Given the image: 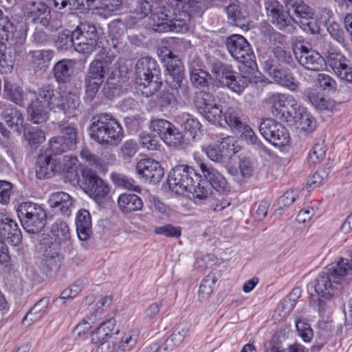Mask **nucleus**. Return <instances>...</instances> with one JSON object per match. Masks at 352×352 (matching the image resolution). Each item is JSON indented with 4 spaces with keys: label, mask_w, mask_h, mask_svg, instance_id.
Here are the masks:
<instances>
[{
    "label": "nucleus",
    "mask_w": 352,
    "mask_h": 352,
    "mask_svg": "<svg viewBox=\"0 0 352 352\" xmlns=\"http://www.w3.org/2000/svg\"><path fill=\"white\" fill-rule=\"evenodd\" d=\"M53 6L58 10H62L69 6L71 10L81 9L85 6V0H52Z\"/></svg>",
    "instance_id": "nucleus-61"
},
{
    "label": "nucleus",
    "mask_w": 352,
    "mask_h": 352,
    "mask_svg": "<svg viewBox=\"0 0 352 352\" xmlns=\"http://www.w3.org/2000/svg\"><path fill=\"white\" fill-rule=\"evenodd\" d=\"M223 118L228 126L234 131L239 130L247 121L241 109L234 107H228L226 110Z\"/></svg>",
    "instance_id": "nucleus-34"
},
{
    "label": "nucleus",
    "mask_w": 352,
    "mask_h": 352,
    "mask_svg": "<svg viewBox=\"0 0 352 352\" xmlns=\"http://www.w3.org/2000/svg\"><path fill=\"white\" fill-rule=\"evenodd\" d=\"M2 118L9 127L21 133L24 122L21 111L16 108H8L2 112Z\"/></svg>",
    "instance_id": "nucleus-37"
},
{
    "label": "nucleus",
    "mask_w": 352,
    "mask_h": 352,
    "mask_svg": "<svg viewBox=\"0 0 352 352\" xmlns=\"http://www.w3.org/2000/svg\"><path fill=\"white\" fill-rule=\"evenodd\" d=\"M236 131L241 133V138L245 140L248 144L256 146L258 148H261L263 146V142L258 138L257 135L248 124L247 121L239 130H236Z\"/></svg>",
    "instance_id": "nucleus-51"
},
{
    "label": "nucleus",
    "mask_w": 352,
    "mask_h": 352,
    "mask_svg": "<svg viewBox=\"0 0 352 352\" xmlns=\"http://www.w3.org/2000/svg\"><path fill=\"white\" fill-rule=\"evenodd\" d=\"M116 325V320L114 318L105 320L100 324L91 333V342L94 344L100 346L105 344L110 339Z\"/></svg>",
    "instance_id": "nucleus-23"
},
{
    "label": "nucleus",
    "mask_w": 352,
    "mask_h": 352,
    "mask_svg": "<svg viewBox=\"0 0 352 352\" xmlns=\"http://www.w3.org/2000/svg\"><path fill=\"white\" fill-rule=\"evenodd\" d=\"M38 96L47 103L51 111L72 115L80 104L79 97L72 92H60L50 85L38 90Z\"/></svg>",
    "instance_id": "nucleus-5"
},
{
    "label": "nucleus",
    "mask_w": 352,
    "mask_h": 352,
    "mask_svg": "<svg viewBox=\"0 0 352 352\" xmlns=\"http://www.w3.org/2000/svg\"><path fill=\"white\" fill-rule=\"evenodd\" d=\"M212 107H209L207 109H204L200 113L208 120L212 123H219L222 117V109L216 102L212 103Z\"/></svg>",
    "instance_id": "nucleus-57"
},
{
    "label": "nucleus",
    "mask_w": 352,
    "mask_h": 352,
    "mask_svg": "<svg viewBox=\"0 0 352 352\" xmlns=\"http://www.w3.org/2000/svg\"><path fill=\"white\" fill-rule=\"evenodd\" d=\"M48 236L46 243L65 250L72 245L70 230L65 221L56 220L52 225Z\"/></svg>",
    "instance_id": "nucleus-17"
},
{
    "label": "nucleus",
    "mask_w": 352,
    "mask_h": 352,
    "mask_svg": "<svg viewBox=\"0 0 352 352\" xmlns=\"http://www.w3.org/2000/svg\"><path fill=\"white\" fill-rule=\"evenodd\" d=\"M299 126L302 131L311 133L317 128V122L310 113L302 111L299 118Z\"/></svg>",
    "instance_id": "nucleus-54"
},
{
    "label": "nucleus",
    "mask_w": 352,
    "mask_h": 352,
    "mask_svg": "<svg viewBox=\"0 0 352 352\" xmlns=\"http://www.w3.org/2000/svg\"><path fill=\"white\" fill-rule=\"evenodd\" d=\"M309 100L316 108L320 110L333 111L336 109V102L334 100L327 99L318 94L310 93Z\"/></svg>",
    "instance_id": "nucleus-45"
},
{
    "label": "nucleus",
    "mask_w": 352,
    "mask_h": 352,
    "mask_svg": "<svg viewBox=\"0 0 352 352\" xmlns=\"http://www.w3.org/2000/svg\"><path fill=\"white\" fill-rule=\"evenodd\" d=\"M274 80L280 85L290 91H296L299 87V82L289 69H274L272 74Z\"/></svg>",
    "instance_id": "nucleus-32"
},
{
    "label": "nucleus",
    "mask_w": 352,
    "mask_h": 352,
    "mask_svg": "<svg viewBox=\"0 0 352 352\" xmlns=\"http://www.w3.org/2000/svg\"><path fill=\"white\" fill-rule=\"evenodd\" d=\"M137 174L150 182H159L163 177L164 169L160 164L151 158L140 160L135 167Z\"/></svg>",
    "instance_id": "nucleus-18"
},
{
    "label": "nucleus",
    "mask_w": 352,
    "mask_h": 352,
    "mask_svg": "<svg viewBox=\"0 0 352 352\" xmlns=\"http://www.w3.org/2000/svg\"><path fill=\"white\" fill-rule=\"evenodd\" d=\"M296 58L302 66L309 70L320 71L326 65L324 58L319 53L305 46L301 47Z\"/></svg>",
    "instance_id": "nucleus-22"
},
{
    "label": "nucleus",
    "mask_w": 352,
    "mask_h": 352,
    "mask_svg": "<svg viewBox=\"0 0 352 352\" xmlns=\"http://www.w3.org/2000/svg\"><path fill=\"white\" fill-rule=\"evenodd\" d=\"M59 128L62 135L52 138L49 141L50 154L54 155H61L73 149L77 143V129L74 126L67 123H59Z\"/></svg>",
    "instance_id": "nucleus-9"
},
{
    "label": "nucleus",
    "mask_w": 352,
    "mask_h": 352,
    "mask_svg": "<svg viewBox=\"0 0 352 352\" xmlns=\"http://www.w3.org/2000/svg\"><path fill=\"white\" fill-rule=\"evenodd\" d=\"M91 322L89 319L84 318L75 327L74 332L76 333L78 338L85 340L87 338L88 335H91Z\"/></svg>",
    "instance_id": "nucleus-64"
},
{
    "label": "nucleus",
    "mask_w": 352,
    "mask_h": 352,
    "mask_svg": "<svg viewBox=\"0 0 352 352\" xmlns=\"http://www.w3.org/2000/svg\"><path fill=\"white\" fill-rule=\"evenodd\" d=\"M265 102L272 114L279 119L291 116L289 108L294 111L298 108V102L293 96L282 93L269 94Z\"/></svg>",
    "instance_id": "nucleus-13"
},
{
    "label": "nucleus",
    "mask_w": 352,
    "mask_h": 352,
    "mask_svg": "<svg viewBox=\"0 0 352 352\" xmlns=\"http://www.w3.org/2000/svg\"><path fill=\"white\" fill-rule=\"evenodd\" d=\"M161 70L157 60L151 57L140 58L135 65V83L143 96H153L162 85Z\"/></svg>",
    "instance_id": "nucleus-4"
},
{
    "label": "nucleus",
    "mask_w": 352,
    "mask_h": 352,
    "mask_svg": "<svg viewBox=\"0 0 352 352\" xmlns=\"http://www.w3.org/2000/svg\"><path fill=\"white\" fill-rule=\"evenodd\" d=\"M22 241V234L15 221L11 218L0 225V264L10 259L6 243L18 245Z\"/></svg>",
    "instance_id": "nucleus-10"
},
{
    "label": "nucleus",
    "mask_w": 352,
    "mask_h": 352,
    "mask_svg": "<svg viewBox=\"0 0 352 352\" xmlns=\"http://www.w3.org/2000/svg\"><path fill=\"white\" fill-rule=\"evenodd\" d=\"M53 56V50H34L32 52L31 63L36 69L45 70L50 66Z\"/></svg>",
    "instance_id": "nucleus-39"
},
{
    "label": "nucleus",
    "mask_w": 352,
    "mask_h": 352,
    "mask_svg": "<svg viewBox=\"0 0 352 352\" xmlns=\"http://www.w3.org/2000/svg\"><path fill=\"white\" fill-rule=\"evenodd\" d=\"M49 204L54 212L69 216L71 214L73 201L72 197L68 193L56 192L50 195Z\"/></svg>",
    "instance_id": "nucleus-24"
},
{
    "label": "nucleus",
    "mask_w": 352,
    "mask_h": 352,
    "mask_svg": "<svg viewBox=\"0 0 352 352\" xmlns=\"http://www.w3.org/2000/svg\"><path fill=\"white\" fill-rule=\"evenodd\" d=\"M265 7L267 17L278 29L285 30L293 27L295 19L291 16L289 10L278 1L267 0L265 2Z\"/></svg>",
    "instance_id": "nucleus-15"
},
{
    "label": "nucleus",
    "mask_w": 352,
    "mask_h": 352,
    "mask_svg": "<svg viewBox=\"0 0 352 352\" xmlns=\"http://www.w3.org/2000/svg\"><path fill=\"white\" fill-rule=\"evenodd\" d=\"M239 74L234 75L233 80L227 87L232 91L241 94L251 82V76L254 69L248 70L244 66H239Z\"/></svg>",
    "instance_id": "nucleus-27"
},
{
    "label": "nucleus",
    "mask_w": 352,
    "mask_h": 352,
    "mask_svg": "<svg viewBox=\"0 0 352 352\" xmlns=\"http://www.w3.org/2000/svg\"><path fill=\"white\" fill-rule=\"evenodd\" d=\"M175 82L172 80L170 82V87L164 91L160 98L159 103L162 108H166L170 105L176 104L179 98V88L182 89L184 85L183 84L181 87H176L174 85Z\"/></svg>",
    "instance_id": "nucleus-41"
},
{
    "label": "nucleus",
    "mask_w": 352,
    "mask_h": 352,
    "mask_svg": "<svg viewBox=\"0 0 352 352\" xmlns=\"http://www.w3.org/2000/svg\"><path fill=\"white\" fill-rule=\"evenodd\" d=\"M182 228L167 223L162 226L155 228L154 233L167 238L178 239L182 236Z\"/></svg>",
    "instance_id": "nucleus-52"
},
{
    "label": "nucleus",
    "mask_w": 352,
    "mask_h": 352,
    "mask_svg": "<svg viewBox=\"0 0 352 352\" xmlns=\"http://www.w3.org/2000/svg\"><path fill=\"white\" fill-rule=\"evenodd\" d=\"M338 267L340 265L336 263L328 268L327 272H322L318 276L314 288L318 296L327 299L333 296L336 285L340 284L342 277L346 276L339 272Z\"/></svg>",
    "instance_id": "nucleus-12"
},
{
    "label": "nucleus",
    "mask_w": 352,
    "mask_h": 352,
    "mask_svg": "<svg viewBox=\"0 0 352 352\" xmlns=\"http://www.w3.org/2000/svg\"><path fill=\"white\" fill-rule=\"evenodd\" d=\"M74 38L77 39L76 51L82 54H89L98 45V34L95 25L82 23L74 31Z\"/></svg>",
    "instance_id": "nucleus-16"
},
{
    "label": "nucleus",
    "mask_w": 352,
    "mask_h": 352,
    "mask_svg": "<svg viewBox=\"0 0 352 352\" xmlns=\"http://www.w3.org/2000/svg\"><path fill=\"white\" fill-rule=\"evenodd\" d=\"M140 330L132 328L124 331L120 339L116 352H131L135 349L140 339Z\"/></svg>",
    "instance_id": "nucleus-30"
},
{
    "label": "nucleus",
    "mask_w": 352,
    "mask_h": 352,
    "mask_svg": "<svg viewBox=\"0 0 352 352\" xmlns=\"http://www.w3.org/2000/svg\"><path fill=\"white\" fill-rule=\"evenodd\" d=\"M203 175L211 186L217 192L226 193L230 191V186L226 178L216 169L210 167L204 170Z\"/></svg>",
    "instance_id": "nucleus-33"
},
{
    "label": "nucleus",
    "mask_w": 352,
    "mask_h": 352,
    "mask_svg": "<svg viewBox=\"0 0 352 352\" xmlns=\"http://www.w3.org/2000/svg\"><path fill=\"white\" fill-rule=\"evenodd\" d=\"M121 5V0H94L91 5L89 2H85V6L88 8L101 10L104 14L109 16L118 11Z\"/></svg>",
    "instance_id": "nucleus-38"
},
{
    "label": "nucleus",
    "mask_w": 352,
    "mask_h": 352,
    "mask_svg": "<svg viewBox=\"0 0 352 352\" xmlns=\"http://www.w3.org/2000/svg\"><path fill=\"white\" fill-rule=\"evenodd\" d=\"M24 14L32 22H39L43 25L48 23L50 12L47 11V6L41 1L28 3Z\"/></svg>",
    "instance_id": "nucleus-25"
},
{
    "label": "nucleus",
    "mask_w": 352,
    "mask_h": 352,
    "mask_svg": "<svg viewBox=\"0 0 352 352\" xmlns=\"http://www.w3.org/2000/svg\"><path fill=\"white\" fill-rule=\"evenodd\" d=\"M215 102L214 96L204 91L197 92L194 100L195 104L199 112L205 109H207L209 107H212V103Z\"/></svg>",
    "instance_id": "nucleus-48"
},
{
    "label": "nucleus",
    "mask_w": 352,
    "mask_h": 352,
    "mask_svg": "<svg viewBox=\"0 0 352 352\" xmlns=\"http://www.w3.org/2000/svg\"><path fill=\"white\" fill-rule=\"evenodd\" d=\"M111 179L113 184L118 187L136 192H140L141 187L136 184V182L131 177H127L118 173H112Z\"/></svg>",
    "instance_id": "nucleus-40"
},
{
    "label": "nucleus",
    "mask_w": 352,
    "mask_h": 352,
    "mask_svg": "<svg viewBox=\"0 0 352 352\" xmlns=\"http://www.w3.org/2000/svg\"><path fill=\"white\" fill-rule=\"evenodd\" d=\"M24 137L32 146H37L45 140L44 132L37 127H31L25 131Z\"/></svg>",
    "instance_id": "nucleus-50"
},
{
    "label": "nucleus",
    "mask_w": 352,
    "mask_h": 352,
    "mask_svg": "<svg viewBox=\"0 0 352 352\" xmlns=\"http://www.w3.org/2000/svg\"><path fill=\"white\" fill-rule=\"evenodd\" d=\"M60 169V162L53 158L47 151L41 152L36 165V177L41 179L51 177Z\"/></svg>",
    "instance_id": "nucleus-21"
},
{
    "label": "nucleus",
    "mask_w": 352,
    "mask_h": 352,
    "mask_svg": "<svg viewBox=\"0 0 352 352\" xmlns=\"http://www.w3.org/2000/svg\"><path fill=\"white\" fill-rule=\"evenodd\" d=\"M149 19L150 24L155 32H166L171 30L172 20L162 10L151 13Z\"/></svg>",
    "instance_id": "nucleus-36"
},
{
    "label": "nucleus",
    "mask_w": 352,
    "mask_h": 352,
    "mask_svg": "<svg viewBox=\"0 0 352 352\" xmlns=\"http://www.w3.org/2000/svg\"><path fill=\"white\" fill-rule=\"evenodd\" d=\"M215 281L214 277L210 274L201 280L198 292V298L200 301H204L209 298L212 293Z\"/></svg>",
    "instance_id": "nucleus-49"
},
{
    "label": "nucleus",
    "mask_w": 352,
    "mask_h": 352,
    "mask_svg": "<svg viewBox=\"0 0 352 352\" xmlns=\"http://www.w3.org/2000/svg\"><path fill=\"white\" fill-rule=\"evenodd\" d=\"M211 72L216 79L226 87L233 80L236 73L231 65L223 63L220 61L215 62L212 65Z\"/></svg>",
    "instance_id": "nucleus-31"
},
{
    "label": "nucleus",
    "mask_w": 352,
    "mask_h": 352,
    "mask_svg": "<svg viewBox=\"0 0 352 352\" xmlns=\"http://www.w3.org/2000/svg\"><path fill=\"white\" fill-rule=\"evenodd\" d=\"M189 331L188 326L178 327L166 340L167 346L172 345L173 346H179Z\"/></svg>",
    "instance_id": "nucleus-58"
},
{
    "label": "nucleus",
    "mask_w": 352,
    "mask_h": 352,
    "mask_svg": "<svg viewBox=\"0 0 352 352\" xmlns=\"http://www.w3.org/2000/svg\"><path fill=\"white\" fill-rule=\"evenodd\" d=\"M158 56L170 74V77L175 82V86L181 87L184 80L187 82L184 76V67L177 56L166 46L161 47L158 50Z\"/></svg>",
    "instance_id": "nucleus-14"
},
{
    "label": "nucleus",
    "mask_w": 352,
    "mask_h": 352,
    "mask_svg": "<svg viewBox=\"0 0 352 352\" xmlns=\"http://www.w3.org/2000/svg\"><path fill=\"white\" fill-rule=\"evenodd\" d=\"M316 82L319 87L323 90L334 91L336 89V82L330 76L325 74H318Z\"/></svg>",
    "instance_id": "nucleus-63"
},
{
    "label": "nucleus",
    "mask_w": 352,
    "mask_h": 352,
    "mask_svg": "<svg viewBox=\"0 0 352 352\" xmlns=\"http://www.w3.org/2000/svg\"><path fill=\"white\" fill-rule=\"evenodd\" d=\"M174 124L167 120L162 118L153 119L150 122L151 130L157 133L162 140L164 135H166L170 131Z\"/></svg>",
    "instance_id": "nucleus-47"
},
{
    "label": "nucleus",
    "mask_w": 352,
    "mask_h": 352,
    "mask_svg": "<svg viewBox=\"0 0 352 352\" xmlns=\"http://www.w3.org/2000/svg\"><path fill=\"white\" fill-rule=\"evenodd\" d=\"M85 192L96 202L102 201L110 192V186L107 181L100 178L96 171L90 168L81 170Z\"/></svg>",
    "instance_id": "nucleus-8"
},
{
    "label": "nucleus",
    "mask_w": 352,
    "mask_h": 352,
    "mask_svg": "<svg viewBox=\"0 0 352 352\" xmlns=\"http://www.w3.org/2000/svg\"><path fill=\"white\" fill-rule=\"evenodd\" d=\"M204 184L201 176L192 167L185 164L173 168L168 177V184L173 192L181 195L188 192L199 200L208 197V192Z\"/></svg>",
    "instance_id": "nucleus-2"
},
{
    "label": "nucleus",
    "mask_w": 352,
    "mask_h": 352,
    "mask_svg": "<svg viewBox=\"0 0 352 352\" xmlns=\"http://www.w3.org/2000/svg\"><path fill=\"white\" fill-rule=\"evenodd\" d=\"M92 140L102 145H117L123 138V129L111 114L101 113L93 118L89 126Z\"/></svg>",
    "instance_id": "nucleus-3"
},
{
    "label": "nucleus",
    "mask_w": 352,
    "mask_h": 352,
    "mask_svg": "<svg viewBox=\"0 0 352 352\" xmlns=\"http://www.w3.org/2000/svg\"><path fill=\"white\" fill-rule=\"evenodd\" d=\"M118 206L123 213L141 210L143 208L142 199L135 194L122 193L118 198Z\"/></svg>",
    "instance_id": "nucleus-26"
},
{
    "label": "nucleus",
    "mask_w": 352,
    "mask_h": 352,
    "mask_svg": "<svg viewBox=\"0 0 352 352\" xmlns=\"http://www.w3.org/2000/svg\"><path fill=\"white\" fill-rule=\"evenodd\" d=\"M28 113L30 120L35 124L43 123L49 118L48 111L39 98L30 103L28 108Z\"/></svg>",
    "instance_id": "nucleus-35"
},
{
    "label": "nucleus",
    "mask_w": 352,
    "mask_h": 352,
    "mask_svg": "<svg viewBox=\"0 0 352 352\" xmlns=\"http://www.w3.org/2000/svg\"><path fill=\"white\" fill-rule=\"evenodd\" d=\"M204 151L207 156L214 162H220L227 157L221 144H210L204 148Z\"/></svg>",
    "instance_id": "nucleus-59"
},
{
    "label": "nucleus",
    "mask_w": 352,
    "mask_h": 352,
    "mask_svg": "<svg viewBox=\"0 0 352 352\" xmlns=\"http://www.w3.org/2000/svg\"><path fill=\"white\" fill-rule=\"evenodd\" d=\"M80 156L82 160L97 169L103 167L102 160L86 147L81 149Z\"/></svg>",
    "instance_id": "nucleus-60"
},
{
    "label": "nucleus",
    "mask_w": 352,
    "mask_h": 352,
    "mask_svg": "<svg viewBox=\"0 0 352 352\" xmlns=\"http://www.w3.org/2000/svg\"><path fill=\"white\" fill-rule=\"evenodd\" d=\"M190 77L192 85L196 88L208 87L212 79L208 72L201 69H192Z\"/></svg>",
    "instance_id": "nucleus-43"
},
{
    "label": "nucleus",
    "mask_w": 352,
    "mask_h": 352,
    "mask_svg": "<svg viewBox=\"0 0 352 352\" xmlns=\"http://www.w3.org/2000/svg\"><path fill=\"white\" fill-rule=\"evenodd\" d=\"M115 58L113 53H100L93 60L89 66L85 76V100L91 102L96 97L100 86L104 81L106 75L109 76L106 80L103 91L108 98L115 96L119 86L118 80L115 78L114 71L111 70V64Z\"/></svg>",
    "instance_id": "nucleus-1"
},
{
    "label": "nucleus",
    "mask_w": 352,
    "mask_h": 352,
    "mask_svg": "<svg viewBox=\"0 0 352 352\" xmlns=\"http://www.w3.org/2000/svg\"><path fill=\"white\" fill-rule=\"evenodd\" d=\"M296 328L299 337L305 342H309L314 336L313 330L309 323L302 319L296 320Z\"/></svg>",
    "instance_id": "nucleus-56"
},
{
    "label": "nucleus",
    "mask_w": 352,
    "mask_h": 352,
    "mask_svg": "<svg viewBox=\"0 0 352 352\" xmlns=\"http://www.w3.org/2000/svg\"><path fill=\"white\" fill-rule=\"evenodd\" d=\"M170 129V131L164 135L162 140L170 147L177 148L183 145L184 138L183 133L175 125Z\"/></svg>",
    "instance_id": "nucleus-46"
},
{
    "label": "nucleus",
    "mask_w": 352,
    "mask_h": 352,
    "mask_svg": "<svg viewBox=\"0 0 352 352\" xmlns=\"http://www.w3.org/2000/svg\"><path fill=\"white\" fill-rule=\"evenodd\" d=\"M327 146L324 140L315 143L307 155V162L309 165L320 164L326 157Z\"/></svg>",
    "instance_id": "nucleus-42"
},
{
    "label": "nucleus",
    "mask_w": 352,
    "mask_h": 352,
    "mask_svg": "<svg viewBox=\"0 0 352 352\" xmlns=\"http://www.w3.org/2000/svg\"><path fill=\"white\" fill-rule=\"evenodd\" d=\"M17 214L22 226L30 233L39 232L45 226L46 211L36 203H21L17 208Z\"/></svg>",
    "instance_id": "nucleus-6"
},
{
    "label": "nucleus",
    "mask_w": 352,
    "mask_h": 352,
    "mask_svg": "<svg viewBox=\"0 0 352 352\" xmlns=\"http://www.w3.org/2000/svg\"><path fill=\"white\" fill-rule=\"evenodd\" d=\"M327 63L338 76L342 80L352 82V67L349 60L340 52H329L327 56Z\"/></svg>",
    "instance_id": "nucleus-20"
},
{
    "label": "nucleus",
    "mask_w": 352,
    "mask_h": 352,
    "mask_svg": "<svg viewBox=\"0 0 352 352\" xmlns=\"http://www.w3.org/2000/svg\"><path fill=\"white\" fill-rule=\"evenodd\" d=\"M4 91L9 97V99L15 104L22 105L24 100V93L22 87L12 84L8 80L4 82Z\"/></svg>",
    "instance_id": "nucleus-44"
},
{
    "label": "nucleus",
    "mask_w": 352,
    "mask_h": 352,
    "mask_svg": "<svg viewBox=\"0 0 352 352\" xmlns=\"http://www.w3.org/2000/svg\"><path fill=\"white\" fill-rule=\"evenodd\" d=\"M182 11L188 17L201 16L203 14L201 3L195 0H188L182 7Z\"/></svg>",
    "instance_id": "nucleus-62"
},
{
    "label": "nucleus",
    "mask_w": 352,
    "mask_h": 352,
    "mask_svg": "<svg viewBox=\"0 0 352 352\" xmlns=\"http://www.w3.org/2000/svg\"><path fill=\"white\" fill-rule=\"evenodd\" d=\"M75 63L72 60L63 59L54 67V74L57 82L60 83L69 82L74 73Z\"/></svg>",
    "instance_id": "nucleus-28"
},
{
    "label": "nucleus",
    "mask_w": 352,
    "mask_h": 352,
    "mask_svg": "<svg viewBox=\"0 0 352 352\" xmlns=\"http://www.w3.org/2000/svg\"><path fill=\"white\" fill-rule=\"evenodd\" d=\"M44 252L41 258V267L45 271H58L63 261V251L66 250L45 242Z\"/></svg>",
    "instance_id": "nucleus-19"
},
{
    "label": "nucleus",
    "mask_w": 352,
    "mask_h": 352,
    "mask_svg": "<svg viewBox=\"0 0 352 352\" xmlns=\"http://www.w3.org/2000/svg\"><path fill=\"white\" fill-rule=\"evenodd\" d=\"M49 302L47 298H43L38 301L23 318L22 324L25 327H30L40 320L47 313Z\"/></svg>",
    "instance_id": "nucleus-29"
},
{
    "label": "nucleus",
    "mask_w": 352,
    "mask_h": 352,
    "mask_svg": "<svg viewBox=\"0 0 352 352\" xmlns=\"http://www.w3.org/2000/svg\"><path fill=\"white\" fill-rule=\"evenodd\" d=\"M221 146L224 150L227 158L232 157L241 148L237 140L234 136H227L221 138Z\"/></svg>",
    "instance_id": "nucleus-53"
},
{
    "label": "nucleus",
    "mask_w": 352,
    "mask_h": 352,
    "mask_svg": "<svg viewBox=\"0 0 352 352\" xmlns=\"http://www.w3.org/2000/svg\"><path fill=\"white\" fill-rule=\"evenodd\" d=\"M259 131L267 142L276 146H286L290 140L286 127L272 118L263 120L260 124Z\"/></svg>",
    "instance_id": "nucleus-11"
},
{
    "label": "nucleus",
    "mask_w": 352,
    "mask_h": 352,
    "mask_svg": "<svg viewBox=\"0 0 352 352\" xmlns=\"http://www.w3.org/2000/svg\"><path fill=\"white\" fill-rule=\"evenodd\" d=\"M228 52L232 58L239 62L248 70L254 69L256 66L255 56L249 42L244 36L232 34L226 42Z\"/></svg>",
    "instance_id": "nucleus-7"
},
{
    "label": "nucleus",
    "mask_w": 352,
    "mask_h": 352,
    "mask_svg": "<svg viewBox=\"0 0 352 352\" xmlns=\"http://www.w3.org/2000/svg\"><path fill=\"white\" fill-rule=\"evenodd\" d=\"M76 43H78V41L74 38V31L72 33L67 30L60 32L56 40L58 47L62 50H67L74 47L76 50Z\"/></svg>",
    "instance_id": "nucleus-55"
}]
</instances>
